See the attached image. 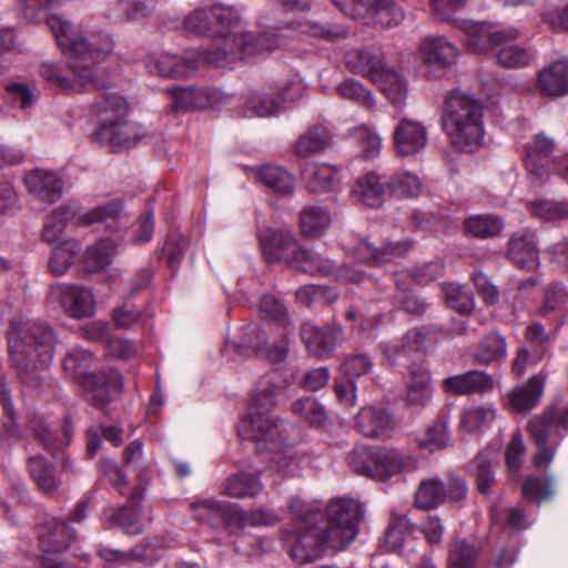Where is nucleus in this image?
I'll return each instance as SVG.
<instances>
[{
    "mask_svg": "<svg viewBox=\"0 0 568 568\" xmlns=\"http://www.w3.org/2000/svg\"><path fill=\"white\" fill-rule=\"evenodd\" d=\"M394 149L397 155L410 156L419 153L428 142L427 130L423 123L402 118L393 132Z\"/></svg>",
    "mask_w": 568,
    "mask_h": 568,
    "instance_id": "f3484780",
    "label": "nucleus"
},
{
    "mask_svg": "<svg viewBox=\"0 0 568 568\" xmlns=\"http://www.w3.org/2000/svg\"><path fill=\"white\" fill-rule=\"evenodd\" d=\"M264 257L268 263L287 266L312 275H328L334 271L331 260L304 250L287 230H267L260 236Z\"/></svg>",
    "mask_w": 568,
    "mask_h": 568,
    "instance_id": "423d86ee",
    "label": "nucleus"
},
{
    "mask_svg": "<svg viewBox=\"0 0 568 568\" xmlns=\"http://www.w3.org/2000/svg\"><path fill=\"white\" fill-rule=\"evenodd\" d=\"M356 427L366 437L387 438L395 428V420L385 408L369 406L358 412Z\"/></svg>",
    "mask_w": 568,
    "mask_h": 568,
    "instance_id": "412c9836",
    "label": "nucleus"
},
{
    "mask_svg": "<svg viewBox=\"0 0 568 568\" xmlns=\"http://www.w3.org/2000/svg\"><path fill=\"white\" fill-rule=\"evenodd\" d=\"M123 206L119 201L99 205L78 217V222L82 224H94L99 222L108 223L109 227H113L115 222L122 217Z\"/></svg>",
    "mask_w": 568,
    "mask_h": 568,
    "instance_id": "5fc2aeb1",
    "label": "nucleus"
},
{
    "mask_svg": "<svg viewBox=\"0 0 568 568\" xmlns=\"http://www.w3.org/2000/svg\"><path fill=\"white\" fill-rule=\"evenodd\" d=\"M148 72L166 79H178L193 73L197 61L190 57H181L164 51H152L144 58Z\"/></svg>",
    "mask_w": 568,
    "mask_h": 568,
    "instance_id": "2eb2a0df",
    "label": "nucleus"
},
{
    "mask_svg": "<svg viewBox=\"0 0 568 568\" xmlns=\"http://www.w3.org/2000/svg\"><path fill=\"white\" fill-rule=\"evenodd\" d=\"M211 16L213 19V38L224 39L229 43L235 34H251L250 32L240 31L241 18L232 6L222 3L211 4Z\"/></svg>",
    "mask_w": 568,
    "mask_h": 568,
    "instance_id": "393cba45",
    "label": "nucleus"
},
{
    "mask_svg": "<svg viewBox=\"0 0 568 568\" xmlns=\"http://www.w3.org/2000/svg\"><path fill=\"white\" fill-rule=\"evenodd\" d=\"M387 190V181L382 182L381 176L374 172L359 176L352 189L353 196L369 207H381L383 196Z\"/></svg>",
    "mask_w": 568,
    "mask_h": 568,
    "instance_id": "c85d7f7f",
    "label": "nucleus"
},
{
    "mask_svg": "<svg viewBox=\"0 0 568 568\" xmlns=\"http://www.w3.org/2000/svg\"><path fill=\"white\" fill-rule=\"evenodd\" d=\"M465 33V45L475 53H483L511 42L519 36L516 28L500 29L488 22L460 21L458 26Z\"/></svg>",
    "mask_w": 568,
    "mask_h": 568,
    "instance_id": "9d476101",
    "label": "nucleus"
},
{
    "mask_svg": "<svg viewBox=\"0 0 568 568\" xmlns=\"http://www.w3.org/2000/svg\"><path fill=\"white\" fill-rule=\"evenodd\" d=\"M301 337L310 353L326 357L343 343L344 329L335 323L320 326L305 322L301 327Z\"/></svg>",
    "mask_w": 568,
    "mask_h": 568,
    "instance_id": "ddd939ff",
    "label": "nucleus"
},
{
    "mask_svg": "<svg viewBox=\"0 0 568 568\" xmlns=\"http://www.w3.org/2000/svg\"><path fill=\"white\" fill-rule=\"evenodd\" d=\"M297 87L296 83L286 84L282 98H275L273 93L256 91L250 95L244 108V116H271L275 114L282 105L283 101L294 100L296 97L292 89Z\"/></svg>",
    "mask_w": 568,
    "mask_h": 568,
    "instance_id": "5701e85b",
    "label": "nucleus"
},
{
    "mask_svg": "<svg viewBox=\"0 0 568 568\" xmlns=\"http://www.w3.org/2000/svg\"><path fill=\"white\" fill-rule=\"evenodd\" d=\"M277 45L278 39L273 33L235 34L229 43L219 39L217 43L202 52V59L205 63L223 68L242 59L272 52Z\"/></svg>",
    "mask_w": 568,
    "mask_h": 568,
    "instance_id": "0eeeda50",
    "label": "nucleus"
},
{
    "mask_svg": "<svg viewBox=\"0 0 568 568\" xmlns=\"http://www.w3.org/2000/svg\"><path fill=\"white\" fill-rule=\"evenodd\" d=\"M70 219V206H60L53 210L44 223L42 239L48 243H55L65 240L63 237V232Z\"/></svg>",
    "mask_w": 568,
    "mask_h": 568,
    "instance_id": "13d9d810",
    "label": "nucleus"
},
{
    "mask_svg": "<svg viewBox=\"0 0 568 568\" xmlns=\"http://www.w3.org/2000/svg\"><path fill=\"white\" fill-rule=\"evenodd\" d=\"M143 136L141 128L133 122L123 120L105 128H98L94 139L112 152H121L134 146Z\"/></svg>",
    "mask_w": 568,
    "mask_h": 568,
    "instance_id": "a211bd4d",
    "label": "nucleus"
},
{
    "mask_svg": "<svg viewBox=\"0 0 568 568\" xmlns=\"http://www.w3.org/2000/svg\"><path fill=\"white\" fill-rule=\"evenodd\" d=\"M345 65L351 72L366 77L373 81L386 64L378 52L369 49L355 48L346 52Z\"/></svg>",
    "mask_w": 568,
    "mask_h": 568,
    "instance_id": "a878e982",
    "label": "nucleus"
},
{
    "mask_svg": "<svg viewBox=\"0 0 568 568\" xmlns=\"http://www.w3.org/2000/svg\"><path fill=\"white\" fill-rule=\"evenodd\" d=\"M89 503L87 499H81L77 503L73 510L71 511L68 520L54 516L45 515V518L41 523L49 532H58L65 530H73V524H80L87 518Z\"/></svg>",
    "mask_w": 568,
    "mask_h": 568,
    "instance_id": "e2e57ef3",
    "label": "nucleus"
},
{
    "mask_svg": "<svg viewBox=\"0 0 568 568\" xmlns=\"http://www.w3.org/2000/svg\"><path fill=\"white\" fill-rule=\"evenodd\" d=\"M498 48L497 63L505 69L525 68L534 60V54L521 45L507 42Z\"/></svg>",
    "mask_w": 568,
    "mask_h": 568,
    "instance_id": "3c124183",
    "label": "nucleus"
},
{
    "mask_svg": "<svg viewBox=\"0 0 568 568\" xmlns=\"http://www.w3.org/2000/svg\"><path fill=\"white\" fill-rule=\"evenodd\" d=\"M555 140L544 132L537 133L525 149V166L529 175L545 180L561 165V158L554 156Z\"/></svg>",
    "mask_w": 568,
    "mask_h": 568,
    "instance_id": "9b49d317",
    "label": "nucleus"
},
{
    "mask_svg": "<svg viewBox=\"0 0 568 568\" xmlns=\"http://www.w3.org/2000/svg\"><path fill=\"white\" fill-rule=\"evenodd\" d=\"M276 394L277 387L271 381H260L248 403L247 415L239 427L240 436L251 440L258 453L274 452L283 440L271 415L276 405Z\"/></svg>",
    "mask_w": 568,
    "mask_h": 568,
    "instance_id": "20e7f679",
    "label": "nucleus"
},
{
    "mask_svg": "<svg viewBox=\"0 0 568 568\" xmlns=\"http://www.w3.org/2000/svg\"><path fill=\"white\" fill-rule=\"evenodd\" d=\"M356 535H285L284 544L298 564L314 561L327 552L344 550Z\"/></svg>",
    "mask_w": 568,
    "mask_h": 568,
    "instance_id": "6e6552de",
    "label": "nucleus"
},
{
    "mask_svg": "<svg viewBox=\"0 0 568 568\" xmlns=\"http://www.w3.org/2000/svg\"><path fill=\"white\" fill-rule=\"evenodd\" d=\"M521 493L525 498L537 503L548 500L555 495L554 478L549 475L544 479L528 476L523 483Z\"/></svg>",
    "mask_w": 568,
    "mask_h": 568,
    "instance_id": "680f3d73",
    "label": "nucleus"
},
{
    "mask_svg": "<svg viewBox=\"0 0 568 568\" xmlns=\"http://www.w3.org/2000/svg\"><path fill=\"white\" fill-rule=\"evenodd\" d=\"M545 382L539 376H532L525 385L508 394L507 407L517 413L532 409L544 392Z\"/></svg>",
    "mask_w": 568,
    "mask_h": 568,
    "instance_id": "7c9ffc66",
    "label": "nucleus"
},
{
    "mask_svg": "<svg viewBox=\"0 0 568 568\" xmlns=\"http://www.w3.org/2000/svg\"><path fill=\"white\" fill-rule=\"evenodd\" d=\"M387 189L399 197H416L422 191V182L417 175L404 171L389 178Z\"/></svg>",
    "mask_w": 568,
    "mask_h": 568,
    "instance_id": "052dcab7",
    "label": "nucleus"
},
{
    "mask_svg": "<svg viewBox=\"0 0 568 568\" xmlns=\"http://www.w3.org/2000/svg\"><path fill=\"white\" fill-rule=\"evenodd\" d=\"M496 418V410L491 405L471 406L463 410L460 425L463 429L473 433L489 425Z\"/></svg>",
    "mask_w": 568,
    "mask_h": 568,
    "instance_id": "4d7b16f0",
    "label": "nucleus"
},
{
    "mask_svg": "<svg viewBox=\"0 0 568 568\" xmlns=\"http://www.w3.org/2000/svg\"><path fill=\"white\" fill-rule=\"evenodd\" d=\"M116 254V246L112 240L105 239L92 245L85 256V265L90 272H98L108 267Z\"/></svg>",
    "mask_w": 568,
    "mask_h": 568,
    "instance_id": "864d4df0",
    "label": "nucleus"
},
{
    "mask_svg": "<svg viewBox=\"0 0 568 568\" xmlns=\"http://www.w3.org/2000/svg\"><path fill=\"white\" fill-rule=\"evenodd\" d=\"M47 23L60 49L72 55L69 62L72 79L64 75L53 63H43L40 69L41 75L54 89L65 93L77 92L82 88H104L105 72L98 65L111 53V39L104 37L100 45L88 42L84 38L77 36L72 24L60 16H50Z\"/></svg>",
    "mask_w": 568,
    "mask_h": 568,
    "instance_id": "f257e3e1",
    "label": "nucleus"
},
{
    "mask_svg": "<svg viewBox=\"0 0 568 568\" xmlns=\"http://www.w3.org/2000/svg\"><path fill=\"white\" fill-rule=\"evenodd\" d=\"M508 256L519 268L536 270L539 266V254L534 235L525 233L509 240Z\"/></svg>",
    "mask_w": 568,
    "mask_h": 568,
    "instance_id": "cd10ccee",
    "label": "nucleus"
},
{
    "mask_svg": "<svg viewBox=\"0 0 568 568\" xmlns=\"http://www.w3.org/2000/svg\"><path fill=\"white\" fill-rule=\"evenodd\" d=\"M375 458L373 479L382 481L399 474L407 465L406 456L390 447L375 446Z\"/></svg>",
    "mask_w": 568,
    "mask_h": 568,
    "instance_id": "2f4dec72",
    "label": "nucleus"
},
{
    "mask_svg": "<svg viewBox=\"0 0 568 568\" xmlns=\"http://www.w3.org/2000/svg\"><path fill=\"white\" fill-rule=\"evenodd\" d=\"M261 489L258 476L245 473L229 477L221 486V493L232 498L254 497Z\"/></svg>",
    "mask_w": 568,
    "mask_h": 568,
    "instance_id": "c03bdc74",
    "label": "nucleus"
},
{
    "mask_svg": "<svg viewBox=\"0 0 568 568\" xmlns=\"http://www.w3.org/2000/svg\"><path fill=\"white\" fill-rule=\"evenodd\" d=\"M420 52L428 63L449 65L458 55V49L444 37L426 38L420 47Z\"/></svg>",
    "mask_w": 568,
    "mask_h": 568,
    "instance_id": "f704fd0d",
    "label": "nucleus"
},
{
    "mask_svg": "<svg viewBox=\"0 0 568 568\" xmlns=\"http://www.w3.org/2000/svg\"><path fill=\"white\" fill-rule=\"evenodd\" d=\"M442 292L447 305L460 314H469L475 307L471 292L458 283H443Z\"/></svg>",
    "mask_w": 568,
    "mask_h": 568,
    "instance_id": "603ef678",
    "label": "nucleus"
},
{
    "mask_svg": "<svg viewBox=\"0 0 568 568\" xmlns=\"http://www.w3.org/2000/svg\"><path fill=\"white\" fill-rule=\"evenodd\" d=\"M372 82L385 93L394 106L405 105L408 93L407 83L396 71L385 65Z\"/></svg>",
    "mask_w": 568,
    "mask_h": 568,
    "instance_id": "473e14b6",
    "label": "nucleus"
},
{
    "mask_svg": "<svg viewBox=\"0 0 568 568\" xmlns=\"http://www.w3.org/2000/svg\"><path fill=\"white\" fill-rule=\"evenodd\" d=\"M29 471L42 493L52 497L58 491L60 480L55 477L53 467L43 457L34 456L29 459Z\"/></svg>",
    "mask_w": 568,
    "mask_h": 568,
    "instance_id": "a18cd8bd",
    "label": "nucleus"
},
{
    "mask_svg": "<svg viewBox=\"0 0 568 568\" xmlns=\"http://www.w3.org/2000/svg\"><path fill=\"white\" fill-rule=\"evenodd\" d=\"M332 144V135L322 126L308 129L295 144V153L298 158H308L323 152Z\"/></svg>",
    "mask_w": 568,
    "mask_h": 568,
    "instance_id": "a19ab883",
    "label": "nucleus"
},
{
    "mask_svg": "<svg viewBox=\"0 0 568 568\" xmlns=\"http://www.w3.org/2000/svg\"><path fill=\"white\" fill-rule=\"evenodd\" d=\"M52 296L68 315L74 318L90 317L95 312V300L91 290L81 285H58L52 288Z\"/></svg>",
    "mask_w": 568,
    "mask_h": 568,
    "instance_id": "dca6fc26",
    "label": "nucleus"
},
{
    "mask_svg": "<svg viewBox=\"0 0 568 568\" xmlns=\"http://www.w3.org/2000/svg\"><path fill=\"white\" fill-rule=\"evenodd\" d=\"M24 183L30 193L42 202L54 203L64 191L63 180L54 172L33 170L26 174Z\"/></svg>",
    "mask_w": 568,
    "mask_h": 568,
    "instance_id": "aec40b11",
    "label": "nucleus"
},
{
    "mask_svg": "<svg viewBox=\"0 0 568 568\" xmlns=\"http://www.w3.org/2000/svg\"><path fill=\"white\" fill-rule=\"evenodd\" d=\"M375 462V446L356 445L347 456L349 468L369 478H373Z\"/></svg>",
    "mask_w": 568,
    "mask_h": 568,
    "instance_id": "6e6d98bb",
    "label": "nucleus"
},
{
    "mask_svg": "<svg viewBox=\"0 0 568 568\" xmlns=\"http://www.w3.org/2000/svg\"><path fill=\"white\" fill-rule=\"evenodd\" d=\"M467 485L457 476H449L446 481L434 477L423 480L415 494V505L422 509H432L442 503H454L464 499Z\"/></svg>",
    "mask_w": 568,
    "mask_h": 568,
    "instance_id": "1a4fd4ad",
    "label": "nucleus"
},
{
    "mask_svg": "<svg viewBox=\"0 0 568 568\" xmlns=\"http://www.w3.org/2000/svg\"><path fill=\"white\" fill-rule=\"evenodd\" d=\"M301 231L310 237L323 235L331 225L329 212L321 206H306L300 213Z\"/></svg>",
    "mask_w": 568,
    "mask_h": 568,
    "instance_id": "37998d69",
    "label": "nucleus"
},
{
    "mask_svg": "<svg viewBox=\"0 0 568 568\" xmlns=\"http://www.w3.org/2000/svg\"><path fill=\"white\" fill-rule=\"evenodd\" d=\"M52 245L51 258L49 267L55 275L64 274L70 266L73 264L79 253L81 252V245L77 240L68 239Z\"/></svg>",
    "mask_w": 568,
    "mask_h": 568,
    "instance_id": "58836bf2",
    "label": "nucleus"
},
{
    "mask_svg": "<svg viewBox=\"0 0 568 568\" xmlns=\"http://www.w3.org/2000/svg\"><path fill=\"white\" fill-rule=\"evenodd\" d=\"M432 395L433 388L428 372L422 367H412L405 395L406 403L409 406L424 407L430 400Z\"/></svg>",
    "mask_w": 568,
    "mask_h": 568,
    "instance_id": "72a5a7b5",
    "label": "nucleus"
},
{
    "mask_svg": "<svg viewBox=\"0 0 568 568\" xmlns=\"http://www.w3.org/2000/svg\"><path fill=\"white\" fill-rule=\"evenodd\" d=\"M443 129L453 148L462 153H475L484 144L485 129L481 103L462 92L450 91L445 100Z\"/></svg>",
    "mask_w": 568,
    "mask_h": 568,
    "instance_id": "f03ea898",
    "label": "nucleus"
},
{
    "mask_svg": "<svg viewBox=\"0 0 568 568\" xmlns=\"http://www.w3.org/2000/svg\"><path fill=\"white\" fill-rule=\"evenodd\" d=\"M338 95L349 100L361 106L373 108L375 105L374 95L359 81L355 79H345L336 87Z\"/></svg>",
    "mask_w": 568,
    "mask_h": 568,
    "instance_id": "0e129e2a",
    "label": "nucleus"
},
{
    "mask_svg": "<svg viewBox=\"0 0 568 568\" xmlns=\"http://www.w3.org/2000/svg\"><path fill=\"white\" fill-rule=\"evenodd\" d=\"M301 175L305 187L313 194L332 192L339 183L338 169L328 163L306 162Z\"/></svg>",
    "mask_w": 568,
    "mask_h": 568,
    "instance_id": "6ab92c4d",
    "label": "nucleus"
},
{
    "mask_svg": "<svg viewBox=\"0 0 568 568\" xmlns=\"http://www.w3.org/2000/svg\"><path fill=\"white\" fill-rule=\"evenodd\" d=\"M54 344V334L45 324L31 320L12 322L8 345L22 382H27L28 372L44 368L52 362Z\"/></svg>",
    "mask_w": 568,
    "mask_h": 568,
    "instance_id": "7ed1b4c3",
    "label": "nucleus"
},
{
    "mask_svg": "<svg viewBox=\"0 0 568 568\" xmlns=\"http://www.w3.org/2000/svg\"><path fill=\"white\" fill-rule=\"evenodd\" d=\"M554 417L555 413L548 410L544 415L532 418L528 424V430L537 447L534 464L539 468L549 467L556 455L558 443L551 439Z\"/></svg>",
    "mask_w": 568,
    "mask_h": 568,
    "instance_id": "4468645a",
    "label": "nucleus"
},
{
    "mask_svg": "<svg viewBox=\"0 0 568 568\" xmlns=\"http://www.w3.org/2000/svg\"><path fill=\"white\" fill-rule=\"evenodd\" d=\"M504 225L501 219L491 214L471 215L464 221L465 232L479 239L498 235L503 231Z\"/></svg>",
    "mask_w": 568,
    "mask_h": 568,
    "instance_id": "de8ad7c7",
    "label": "nucleus"
},
{
    "mask_svg": "<svg viewBox=\"0 0 568 568\" xmlns=\"http://www.w3.org/2000/svg\"><path fill=\"white\" fill-rule=\"evenodd\" d=\"M506 354L507 345L504 337L498 334H490L478 344L474 359L478 364L488 365L505 358Z\"/></svg>",
    "mask_w": 568,
    "mask_h": 568,
    "instance_id": "8fccbe9b",
    "label": "nucleus"
},
{
    "mask_svg": "<svg viewBox=\"0 0 568 568\" xmlns=\"http://www.w3.org/2000/svg\"><path fill=\"white\" fill-rule=\"evenodd\" d=\"M97 358L83 348H74L63 361V371L71 379L79 383L85 397L94 406L103 408L122 390V376L114 369L93 373Z\"/></svg>",
    "mask_w": 568,
    "mask_h": 568,
    "instance_id": "39448f33",
    "label": "nucleus"
},
{
    "mask_svg": "<svg viewBox=\"0 0 568 568\" xmlns=\"http://www.w3.org/2000/svg\"><path fill=\"white\" fill-rule=\"evenodd\" d=\"M477 549L465 539L456 538L449 549V568H476Z\"/></svg>",
    "mask_w": 568,
    "mask_h": 568,
    "instance_id": "774afa93",
    "label": "nucleus"
},
{
    "mask_svg": "<svg viewBox=\"0 0 568 568\" xmlns=\"http://www.w3.org/2000/svg\"><path fill=\"white\" fill-rule=\"evenodd\" d=\"M412 247L410 241L390 242L382 248L373 247L368 242H361L354 248V256L363 263L382 265L403 257Z\"/></svg>",
    "mask_w": 568,
    "mask_h": 568,
    "instance_id": "4be33fe9",
    "label": "nucleus"
},
{
    "mask_svg": "<svg viewBox=\"0 0 568 568\" xmlns=\"http://www.w3.org/2000/svg\"><path fill=\"white\" fill-rule=\"evenodd\" d=\"M292 410L303 417L311 426H321L327 418L325 408L313 397H305L296 400Z\"/></svg>",
    "mask_w": 568,
    "mask_h": 568,
    "instance_id": "338daca9",
    "label": "nucleus"
},
{
    "mask_svg": "<svg viewBox=\"0 0 568 568\" xmlns=\"http://www.w3.org/2000/svg\"><path fill=\"white\" fill-rule=\"evenodd\" d=\"M235 505L221 503L212 497L197 498L191 505L193 518L200 523L207 524L210 527L221 520L225 525H233V514L230 508H234Z\"/></svg>",
    "mask_w": 568,
    "mask_h": 568,
    "instance_id": "b1692460",
    "label": "nucleus"
},
{
    "mask_svg": "<svg viewBox=\"0 0 568 568\" xmlns=\"http://www.w3.org/2000/svg\"><path fill=\"white\" fill-rule=\"evenodd\" d=\"M233 514V525L241 528H265L278 523L280 517L271 509H255L245 511L237 506L230 508Z\"/></svg>",
    "mask_w": 568,
    "mask_h": 568,
    "instance_id": "49530a36",
    "label": "nucleus"
},
{
    "mask_svg": "<svg viewBox=\"0 0 568 568\" xmlns=\"http://www.w3.org/2000/svg\"><path fill=\"white\" fill-rule=\"evenodd\" d=\"M496 453L494 450H484L477 454L474 459V477L476 488L479 494L488 496L491 494L496 484L494 465L496 464Z\"/></svg>",
    "mask_w": 568,
    "mask_h": 568,
    "instance_id": "e433bc0d",
    "label": "nucleus"
},
{
    "mask_svg": "<svg viewBox=\"0 0 568 568\" xmlns=\"http://www.w3.org/2000/svg\"><path fill=\"white\" fill-rule=\"evenodd\" d=\"M95 114L100 122L99 128H105L128 119L129 104L120 95H108L95 103Z\"/></svg>",
    "mask_w": 568,
    "mask_h": 568,
    "instance_id": "c9c22d12",
    "label": "nucleus"
},
{
    "mask_svg": "<svg viewBox=\"0 0 568 568\" xmlns=\"http://www.w3.org/2000/svg\"><path fill=\"white\" fill-rule=\"evenodd\" d=\"M365 506L354 498H335L326 507L327 521L334 530L358 532L365 528Z\"/></svg>",
    "mask_w": 568,
    "mask_h": 568,
    "instance_id": "f8f14e48",
    "label": "nucleus"
},
{
    "mask_svg": "<svg viewBox=\"0 0 568 568\" xmlns=\"http://www.w3.org/2000/svg\"><path fill=\"white\" fill-rule=\"evenodd\" d=\"M424 334L418 329H414L405 335L402 344L386 343L383 348V355L388 363L393 365L403 357H406L409 353L418 351L424 346Z\"/></svg>",
    "mask_w": 568,
    "mask_h": 568,
    "instance_id": "09e8293b",
    "label": "nucleus"
},
{
    "mask_svg": "<svg viewBox=\"0 0 568 568\" xmlns=\"http://www.w3.org/2000/svg\"><path fill=\"white\" fill-rule=\"evenodd\" d=\"M290 28L303 34L329 42L345 39L348 34V29L345 26L335 23L324 24L312 20L292 21Z\"/></svg>",
    "mask_w": 568,
    "mask_h": 568,
    "instance_id": "4c0bfd02",
    "label": "nucleus"
},
{
    "mask_svg": "<svg viewBox=\"0 0 568 568\" xmlns=\"http://www.w3.org/2000/svg\"><path fill=\"white\" fill-rule=\"evenodd\" d=\"M538 88L550 97H561L568 93V61L558 60L540 71Z\"/></svg>",
    "mask_w": 568,
    "mask_h": 568,
    "instance_id": "c756f323",
    "label": "nucleus"
},
{
    "mask_svg": "<svg viewBox=\"0 0 568 568\" xmlns=\"http://www.w3.org/2000/svg\"><path fill=\"white\" fill-rule=\"evenodd\" d=\"M445 389L456 395L484 393L493 388L494 381L490 375L481 371H469L465 374L447 377L444 381Z\"/></svg>",
    "mask_w": 568,
    "mask_h": 568,
    "instance_id": "bb28decb",
    "label": "nucleus"
},
{
    "mask_svg": "<svg viewBox=\"0 0 568 568\" xmlns=\"http://www.w3.org/2000/svg\"><path fill=\"white\" fill-rule=\"evenodd\" d=\"M31 428L39 442L50 450L63 448L69 444L71 438V429L69 426L64 427L63 437L59 438L57 433L51 429L50 425H48L43 418L36 417L31 422Z\"/></svg>",
    "mask_w": 568,
    "mask_h": 568,
    "instance_id": "bf43d9fd",
    "label": "nucleus"
},
{
    "mask_svg": "<svg viewBox=\"0 0 568 568\" xmlns=\"http://www.w3.org/2000/svg\"><path fill=\"white\" fill-rule=\"evenodd\" d=\"M257 176L266 187L280 194H291L295 189L293 175L280 165H262Z\"/></svg>",
    "mask_w": 568,
    "mask_h": 568,
    "instance_id": "79ce46f5",
    "label": "nucleus"
},
{
    "mask_svg": "<svg viewBox=\"0 0 568 568\" xmlns=\"http://www.w3.org/2000/svg\"><path fill=\"white\" fill-rule=\"evenodd\" d=\"M168 93L173 99L175 110L205 109L211 104V97L207 90L194 87L168 88Z\"/></svg>",
    "mask_w": 568,
    "mask_h": 568,
    "instance_id": "ea45409f",
    "label": "nucleus"
},
{
    "mask_svg": "<svg viewBox=\"0 0 568 568\" xmlns=\"http://www.w3.org/2000/svg\"><path fill=\"white\" fill-rule=\"evenodd\" d=\"M405 19V11L390 0H378L369 23L381 27H395Z\"/></svg>",
    "mask_w": 568,
    "mask_h": 568,
    "instance_id": "69168bd1",
    "label": "nucleus"
}]
</instances>
